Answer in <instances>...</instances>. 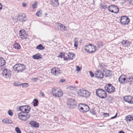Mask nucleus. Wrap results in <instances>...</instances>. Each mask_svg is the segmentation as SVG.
Returning <instances> with one entry per match:
<instances>
[{"instance_id":"1","label":"nucleus","mask_w":133,"mask_h":133,"mask_svg":"<svg viewBox=\"0 0 133 133\" xmlns=\"http://www.w3.org/2000/svg\"><path fill=\"white\" fill-rule=\"evenodd\" d=\"M14 69L15 71L17 72H21L26 69L25 66L23 64H15L14 66Z\"/></svg>"},{"instance_id":"2","label":"nucleus","mask_w":133,"mask_h":133,"mask_svg":"<svg viewBox=\"0 0 133 133\" xmlns=\"http://www.w3.org/2000/svg\"><path fill=\"white\" fill-rule=\"evenodd\" d=\"M96 95L100 98H104L107 96L106 91L102 89H98L96 91Z\"/></svg>"},{"instance_id":"3","label":"nucleus","mask_w":133,"mask_h":133,"mask_svg":"<svg viewBox=\"0 0 133 133\" xmlns=\"http://www.w3.org/2000/svg\"><path fill=\"white\" fill-rule=\"evenodd\" d=\"M28 113L26 112L19 113L18 115L19 118L22 121H26L30 117V115L28 114Z\"/></svg>"},{"instance_id":"4","label":"nucleus","mask_w":133,"mask_h":133,"mask_svg":"<svg viewBox=\"0 0 133 133\" xmlns=\"http://www.w3.org/2000/svg\"><path fill=\"white\" fill-rule=\"evenodd\" d=\"M85 49L86 51L89 53H93L95 52L96 50L95 46L91 44L86 45Z\"/></svg>"},{"instance_id":"5","label":"nucleus","mask_w":133,"mask_h":133,"mask_svg":"<svg viewBox=\"0 0 133 133\" xmlns=\"http://www.w3.org/2000/svg\"><path fill=\"white\" fill-rule=\"evenodd\" d=\"M78 94L80 96L85 97H89L90 95V93L89 92L83 89L79 90L78 91Z\"/></svg>"},{"instance_id":"6","label":"nucleus","mask_w":133,"mask_h":133,"mask_svg":"<svg viewBox=\"0 0 133 133\" xmlns=\"http://www.w3.org/2000/svg\"><path fill=\"white\" fill-rule=\"evenodd\" d=\"M108 10L109 11L114 13H117L119 12L118 8L116 6L114 5L108 6Z\"/></svg>"},{"instance_id":"7","label":"nucleus","mask_w":133,"mask_h":133,"mask_svg":"<svg viewBox=\"0 0 133 133\" xmlns=\"http://www.w3.org/2000/svg\"><path fill=\"white\" fill-rule=\"evenodd\" d=\"M104 88L106 91L109 93L113 92L115 91V88L110 84H107L105 86Z\"/></svg>"},{"instance_id":"8","label":"nucleus","mask_w":133,"mask_h":133,"mask_svg":"<svg viewBox=\"0 0 133 133\" xmlns=\"http://www.w3.org/2000/svg\"><path fill=\"white\" fill-rule=\"evenodd\" d=\"M19 109L21 111V112L29 113L30 110V108L29 106L24 105L20 107Z\"/></svg>"},{"instance_id":"9","label":"nucleus","mask_w":133,"mask_h":133,"mask_svg":"<svg viewBox=\"0 0 133 133\" xmlns=\"http://www.w3.org/2000/svg\"><path fill=\"white\" fill-rule=\"evenodd\" d=\"M82 105L79 109V110L81 112H86L88 111L89 110V108L88 106L85 104H80L79 105Z\"/></svg>"},{"instance_id":"10","label":"nucleus","mask_w":133,"mask_h":133,"mask_svg":"<svg viewBox=\"0 0 133 133\" xmlns=\"http://www.w3.org/2000/svg\"><path fill=\"white\" fill-rule=\"evenodd\" d=\"M53 95L56 97H60L63 95V93L61 91H59L56 89H54L52 91Z\"/></svg>"},{"instance_id":"11","label":"nucleus","mask_w":133,"mask_h":133,"mask_svg":"<svg viewBox=\"0 0 133 133\" xmlns=\"http://www.w3.org/2000/svg\"><path fill=\"white\" fill-rule=\"evenodd\" d=\"M51 73L53 75L56 76L61 74V70L57 68H54L51 69Z\"/></svg>"},{"instance_id":"12","label":"nucleus","mask_w":133,"mask_h":133,"mask_svg":"<svg viewBox=\"0 0 133 133\" xmlns=\"http://www.w3.org/2000/svg\"><path fill=\"white\" fill-rule=\"evenodd\" d=\"M129 19L127 17L123 16L120 19L121 23L122 24H126L129 22Z\"/></svg>"},{"instance_id":"13","label":"nucleus","mask_w":133,"mask_h":133,"mask_svg":"<svg viewBox=\"0 0 133 133\" xmlns=\"http://www.w3.org/2000/svg\"><path fill=\"white\" fill-rule=\"evenodd\" d=\"M103 76V74L100 70H97L95 73V77L98 79L102 78Z\"/></svg>"},{"instance_id":"14","label":"nucleus","mask_w":133,"mask_h":133,"mask_svg":"<svg viewBox=\"0 0 133 133\" xmlns=\"http://www.w3.org/2000/svg\"><path fill=\"white\" fill-rule=\"evenodd\" d=\"M124 100L131 104L133 103V97L131 96H127L123 97Z\"/></svg>"},{"instance_id":"15","label":"nucleus","mask_w":133,"mask_h":133,"mask_svg":"<svg viewBox=\"0 0 133 133\" xmlns=\"http://www.w3.org/2000/svg\"><path fill=\"white\" fill-rule=\"evenodd\" d=\"M118 81L121 84H125L127 83V78H125V75H121L119 78Z\"/></svg>"},{"instance_id":"16","label":"nucleus","mask_w":133,"mask_h":133,"mask_svg":"<svg viewBox=\"0 0 133 133\" xmlns=\"http://www.w3.org/2000/svg\"><path fill=\"white\" fill-rule=\"evenodd\" d=\"M2 74L5 78H8L10 76V73L6 69H4L3 71Z\"/></svg>"},{"instance_id":"17","label":"nucleus","mask_w":133,"mask_h":133,"mask_svg":"<svg viewBox=\"0 0 133 133\" xmlns=\"http://www.w3.org/2000/svg\"><path fill=\"white\" fill-rule=\"evenodd\" d=\"M30 124L32 126L35 128H38L39 127L38 123L35 121H31L30 122Z\"/></svg>"},{"instance_id":"18","label":"nucleus","mask_w":133,"mask_h":133,"mask_svg":"<svg viewBox=\"0 0 133 133\" xmlns=\"http://www.w3.org/2000/svg\"><path fill=\"white\" fill-rule=\"evenodd\" d=\"M25 14H22L19 15L18 17V19L20 21H25Z\"/></svg>"},{"instance_id":"19","label":"nucleus","mask_w":133,"mask_h":133,"mask_svg":"<svg viewBox=\"0 0 133 133\" xmlns=\"http://www.w3.org/2000/svg\"><path fill=\"white\" fill-rule=\"evenodd\" d=\"M75 104L74 99L72 98H69L67 101V104L70 105H73Z\"/></svg>"},{"instance_id":"20","label":"nucleus","mask_w":133,"mask_h":133,"mask_svg":"<svg viewBox=\"0 0 133 133\" xmlns=\"http://www.w3.org/2000/svg\"><path fill=\"white\" fill-rule=\"evenodd\" d=\"M127 83H128L130 84L133 83V77L132 76L128 77L127 78Z\"/></svg>"},{"instance_id":"21","label":"nucleus","mask_w":133,"mask_h":133,"mask_svg":"<svg viewBox=\"0 0 133 133\" xmlns=\"http://www.w3.org/2000/svg\"><path fill=\"white\" fill-rule=\"evenodd\" d=\"M122 44V45L124 46H128L129 45V42L127 40H123L121 42Z\"/></svg>"},{"instance_id":"22","label":"nucleus","mask_w":133,"mask_h":133,"mask_svg":"<svg viewBox=\"0 0 133 133\" xmlns=\"http://www.w3.org/2000/svg\"><path fill=\"white\" fill-rule=\"evenodd\" d=\"M39 54H37L32 56V58L35 59H41L42 58L41 57V55H40Z\"/></svg>"},{"instance_id":"23","label":"nucleus","mask_w":133,"mask_h":133,"mask_svg":"<svg viewBox=\"0 0 133 133\" xmlns=\"http://www.w3.org/2000/svg\"><path fill=\"white\" fill-rule=\"evenodd\" d=\"M112 75L111 71L109 70L106 71H105L104 76L106 77H110Z\"/></svg>"},{"instance_id":"24","label":"nucleus","mask_w":133,"mask_h":133,"mask_svg":"<svg viewBox=\"0 0 133 133\" xmlns=\"http://www.w3.org/2000/svg\"><path fill=\"white\" fill-rule=\"evenodd\" d=\"M74 54L73 53L69 52L67 54L68 57H67L68 60L69 59V60L70 59H72L74 57Z\"/></svg>"},{"instance_id":"25","label":"nucleus","mask_w":133,"mask_h":133,"mask_svg":"<svg viewBox=\"0 0 133 133\" xmlns=\"http://www.w3.org/2000/svg\"><path fill=\"white\" fill-rule=\"evenodd\" d=\"M5 63V61L2 57H0V67L3 66Z\"/></svg>"},{"instance_id":"26","label":"nucleus","mask_w":133,"mask_h":133,"mask_svg":"<svg viewBox=\"0 0 133 133\" xmlns=\"http://www.w3.org/2000/svg\"><path fill=\"white\" fill-rule=\"evenodd\" d=\"M2 122L4 124H10L12 123L11 120H9L7 118H5L3 119L2 121Z\"/></svg>"},{"instance_id":"27","label":"nucleus","mask_w":133,"mask_h":133,"mask_svg":"<svg viewBox=\"0 0 133 133\" xmlns=\"http://www.w3.org/2000/svg\"><path fill=\"white\" fill-rule=\"evenodd\" d=\"M65 55L64 53H61V54L58 56V57H60L61 58H63L64 60L68 61V58L67 57H65Z\"/></svg>"},{"instance_id":"28","label":"nucleus","mask_w":133,"mask_h":133,"mask_svg":"<svg viewBox=\"0 0 133 133\" xmlns=\"http://www.w3.org/2000/svg\"><path fill=\"white\" fill-rule=\"evenodd\" d=\"M125 120L128 121H130L132 120H133V117H132L130 115H129L125 117Z\"/></svg>"},{"instance_id":"29","label":"nucleus","mask_w":133,"mask_h":133,"mask_svg":"<svg viewBox=\"0 0 133 133\" xmlns=\"http://www.w3.org/2000/svg\"><path fill=\"white\" fill-rule=\"evenodd\" d=\"M51 4L54 6H58L59 5L58 1H52Z\"/></svg>"},{"instance_id":"30","label":"nucleus","mask_w":133,"mask_h":133,"mask_svg":"<svg viewBox=\"0 0 133 133\" xmlns=\"http://www.w3.org/2000/svg\"><path fill=\"white\" fill-rule=\"evenodd\" d=\"M14 47L16 49H19L21 48L19 44L17 43H15L14 45Z\"/></svg>"},{"instance_id":"31","label":"nucleus","mask_w":133,"mask_h":133,"mask_svg":"<svg viewBox=\"0 0 133 133\" xmlns=\"http://www.w3.org/2000/svg\"><path fill=\"white\" fill-rule=\"evenodd\" d=\"M19 34L20 36L21 37H24L23 38H25V36H24V34H22V33H24V34H25L24 31V30H21L19 31Z\"/></svg>"},{"instance_id":"32","label":"nucleus","mask_w":133,"mask_h":133,"mask_svg":"<svg viewBox=\"0 0 133 133\" xmlns=\"http://www.w3.org/2000/svg\"><path fill=\"white\" fill-rule=\"evenodd\" d=\"M100 8L105 9L107 8V5L104 3H101L100 5Z\"/></svg>"},{"instance_id":"33","label":"nucleus","mask_w":133,"mask_h":133,"mask_svg":"<svg viewBox=\"0 0 133 133\" xmlns=\"http://www.w3.org/2000/svg\"><path fill=\"white\" fill-rule=\"evenodd\" d=\"M57 24L58 25V28L61 30L63 31L62 29L63 28L64 25L60 23H58Z\"/></svg>"},{"instance_id":"34","label":"nucleus","mask_w":133,"mask_h":133,"mask_svg":"<svg viewBox=\"0 0 133 133\" xmlns=\"http://www.w3.org/2000/svg\"><path fill=\"white\" fill-rule=\"evenodd\" d=\"M75 87L73 86H70L66 88V89L67 90L70 91L73 90L75 89Z\"/></svg>"},{"instance_id":"35","label":"nucleus","mask_w":133,"mask_h":133,"mask_svg":"<svg viewBox=\"0 0 133 133\" xmlns=\"http://www.w3.org/2000/svg\"><path fill=\"white\" fill-rule=\"evenodd\" d=\"M38 101L36 99H35L33 102L34 103V107H36L38 105Z\"/></svg>"},{"instance_id":"36","label":"nucleus","mask_w":133,"mask_h":133,"mask_svg":"<svg viewBox=\"0 0 133 133\" xmlns=\"http://www.w3.org/2000/svg\"><path fill=\"white\" fill-rule=\"evenodd\" d=\"M36 49L39 50H43L44 49V47L41 44H40L37 46Z\"/></svg>"},{"instance_id":"37","label":"nucleus","mask_w":133,"mask_h":133,"mask_svg":"<svg viewBox=\"0 0 133 133\" xmlns=\"http://www.w3.org/2000/svg\"><path fill=\"white\" fill-rule=\"evenodd\" d=\"M15 131L17 133H21V130L18 127L15 128Z\"/></svg>"},{"instance_id":"38","label":"nucleus","mask_w":133,"mask_h":133,"mask_svg":"<svg viewBox=\"0 0 133 133\" xmlns=\"http://www.w3.org/2000/svg\"><path fill=\"white\" fill-rule=\"evenodd\" d=\"M42 13V11L40 10L38 11L36 13V15L37 16L39 17L41 16Z\"/></svg>"},{"instance_id":"39","label":"nucleus","mask_w":133,"mask_h":133,"mask_svg":"<svg viewBox=\"0 0 133 133\" xmlns=\"http://www.w3.org/2000/svg\"><path fill=\"white\" fill-rule=\"evenodd\" d=\"M20 85H21L23 88H26L27 87H28V83H24L22 84H20Z\"/></svg>"},{"instance_id":"40","label":"nucleus","mask_w":133,"mask_h":133,"mask_svg":"<svg viewBox=\"0 0 133 133\" xmlns=\"http://www.w3.org/2000/svg\"><path fill=\"white\" fill-rule=\"evenodd\" d=\"M76 38H75V40H74V46L75 47H77L78 42L76 40Z\"/></svg>"},{"instance_id":"41","label":"nucleus","mask_w":133,"mask_h":133,"mask_svg":"<svg viewBox=\"0 0 133 133\" xmlns=\"http://www.w3.org/2000/svg\"><path fill=\"white\" fill-rule=\"evenodd\" d=\"M97 44L99 48L103 45V43L101 42H98L97 43Z\"/></svg>"},{"instance_id":"42","label":"nucleus","mask_w":133,"mask_h":133,"mask_svg":"<svg viewBox=\"0 0 133 133\" xmlns=\"http://www.w3.org/2000/svg\"><path fill=\"white\" fill-rule=\"evenodd\" d=\"M37 5V3L36 2H35L32 5V7L34 8H35Z\"/></svg>"},{"instance_id":"43","label":"nucleus","mask_w":133,"mask_h":133,"mask_svg":"<svg viewBox=\"0 0 133 133\" xmlns=\"http://www.w3.org/2000/svg\"><path fill=\"white\" fill-rule=\"evenodd\" d=\"M8 113L9 115L12 116L13 115V113L11 110H9L8 111Z\"/></svg>"},{"instance_id":"44","label":"nucleus","mask_w":133,"mask_h":133,"mask_svg":"<svg viewBox=\"0 0 133 133\" xmlns=\"http://www.w3.org/2000/svg\"><path fill=\"white\" fill-rule=\"evenodd\" d=\"M89 73L91 76L92 77H93L95 76V75H94L93 74L92 72L91 71H89Z\"/></svg>"},{"instance_id":"45","label":"nucleus","mask_w":133,"mask_h":133,"mask_svg":"<svg viewBox=\"0 0 133 133\" xmlns=\"http://www.w3.org/2000/svg\"><path fill=\"white\" fill-rule=\"evenodd\" d=\"M90 113L92 114L93 115H94L96 114L95 112L93 110H91L90 111Z\"/></svg>"},{"instance_id":"46","label":"nucleus","mask_w":133,"mask_h":133,"mask_svg":"<svg viewBox=\"0 0 133 133\" xmlns=\"http://www.w3.org/2000/svg\"><path fill=\"white\" fill-rule=\"evenodd\" d=\"M76 70L78 71H80L81 69L78 66H76Z\"/></svg>"},{"instance_id":"47","label":"nucleus","mask_w":133,"mask_h":133,"mask_svg":"<svg viewBox=\"0 0 133 133\" xmlns=\"http://www.w3.org/2000/svg\"><path fill=\"white\" fill-rule=\"evenodd\" d=\"M128 2L130 4L133 5V1H128Z\"/></svg>"},{"instance_id":"48","label":"nucleus","mask_w":133,"mask_h":133,"mask_svg":"<svg viewBox=\"0 0 133 133\" xmlns=\"http://www.w3.org/2000/svg\"><path fill=\"white\" fill-rule=\"evenodd\" d=\"M67 30V27L66 26L64 25V26L63 27V29H62V30H63H63L65 31V30Z\"/></svg>"},{"instance_id":"49","label":"nucleus","mask_w":133,"mask_h":133,"mask_svg":"<svg viewBox=\"0 0 133 133\" xmlns=\"http://www.w3.org/2000/svg\"><path fill=\"white\" fill-rule=\"evenodd\" d=\"M40 94L42 97H43L44 96V94L43 92H41L40 93Z\"/></svg>"},{"instance_id":"50","label":"nucleus","mask_w":133,"mask_h":133,"mask_svg":"<svg viewBox=\"0 0 133 133\" xmlns=\"http://www.w3.org/2000/svg\"><path fill=\"white\" fill-rule=\"evenodd\" d=\"M32 79L34 82L36 81V80H38V78H33Z\"/></svg>"},{"instance_id":"51","label":"nucleus","mask_w":133,"mask_h":133,"mask_svg":"<svg viewBox=\"0 0 133 133\" xmlns=\"http://www.w3.org/2000/svg\"><path fill=\"white\" fill-rule=\"evenodd\" d=\"M117 113H116L114 117H112L111 118V119H113L114 118H115L117 116Z\"/></svg>"},{"instance_id":"52","label":"nucleus","mask_w":133,"mask_h":133,"mask_svg":"<svg viewBox=\"0 0 133 133\" xmlns=\"http://www.w3.org/2000/svg\"><path fill=\"white\" fill-rule=\"evenodd\" d=\"M14 85L16 86L20 85L18 84L17 83H16V82L14 83Z\"/></svg>"},{"instance_id":"53","label":"nucleus","mask_w":133,"mask_h":133,"mask_svg":"<svg viewBox=\"0 0 133 133\" xmlns=\"http://www.w3.org/2000/svg\"><path fill=\"white\" fill-rule=\"evenodd\" d=\"M104 114L106 117L108 116H109V114L105 113H104Z\"/></svg>"},{"instance_id":"54","label":"nucleus","mask_w":133,"mask_h":133,"mask_svg":"<svg viewBox=\"0 0 133 133\" xmlns=\"http://www.w3.org/2000/svg\"><path fill=\"white\" fill-rule=\"evenodd\" d=\"M65 81V79H62L60 80V82H63Z\"/></svg>"},{"instance_id":"55","label":"nucleus","mask_w":133,"mask_h":133,"mask_svg":"<svg viewBox=\"0 0 133 133\" xmlns=\"http://www.w3.org/2000/svg\"><path fill=\"white\" fill-rule=\"evenodd\" d=\"M2 6L1 4L0 3V10H1L2 9Z\"/></svg>"},{"instance_id":"56","label":"nucleus","mask_w":133,"mask_h":133,"mask_svg":"<svg viewBox=\"0 0 133 133\" xmlns=\"http://www.w3.org/2000/svg\"><path fill=\"white\" fill-rule=\"evenodd\" d=\"M22 6L23 7H25L26 6V4L25 3H22Z\"/></svg>"},{"instance_id":"57","label":"nucleus","mask_w":133,"mask_h":133,"mask_svg":"<svg viewBox=\"0 0 133 133\" xmlns=\"http://www.w3.org/2000/svg\"><path fill=\"white\" fill-rule=\"evenodd\" d=\"M119 133H125L123 131L121 130L119 132Z\"/></svg>"},{"instance_id":"58","label":"nucleus","mask_w":133,"mask_h":133,"mask_svg":"<svg viewBox=\"0 0 133 133\" xmlns=\"http://www.w3.org/2000/svg\"><path fill=\"white\" fill-rule=\"evenodd\" d=\"M22 34H24V35H25V34H24V33H22Z\"/></svg>"}]
</instances>
